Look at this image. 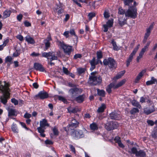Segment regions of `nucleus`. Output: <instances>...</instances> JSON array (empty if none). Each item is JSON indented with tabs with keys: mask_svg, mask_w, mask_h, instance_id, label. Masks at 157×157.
<instances>
[{
	"mask_svg": "<svg viewBox=\"0 0 157 157\" xmlns=\"http://www.w3.org/2000/svg\"><path fill=\"white\" fill-rule=\"evenodd\" d=\"M91 75L89 77V83L92 85H99L102 82V78L99 75L97 74L96 71L92 72Z\"/></svg>",
	"mask_w": 157,
	"mask_h": 157,
	"instance_id": "1",
	"label": "nucleus"
},
{
	"mask_svg": "<svg viewBox=\"0 0 157 157\" xmlns=\"http://www.w3.org/2000/svg\"><path fill=\"white\" fill-rule=\"evenodd\" d=\"M137 9L136 7L130 6L126 11L125 16L132 19L136 18L137 16Z\"/></svg>",
	"mask_w": 157,
	"mask_h": 157,
	"instance_id": "2",
	"label": "nucleus"
},
{
	"mask_svg": "<svg viewBox=\"0 0 157 157\" xmlns=\"http://www.w3.org/2000/svg\"><path fill=\"white\" fill-rule=\"evenodd\" d=\"M118 126V122L115 121H108L105 124V128L108 131L116 129Z\"/></svg>",
	"mask_w": 157,
	"mask_h": 157,
	"instance_id": "3",
	"label": "nucleus"
},
{
	"mask_svg": "<svg viewBox=\"0 0 157 157\" xmlns=\"http://www.w3.org/2000/svg\"><path fill=\"white\" fill-rule=\"evenodd\" d=\"M131 153L135 154L136 157H145L146 154L144 151L140 150L137 151V149L136 147H133L131 149Z\"/></svg>",
	"mask_w": 157,
	"mask_h": 157,
	"instance_id": "4",
	"label": "nucleus"
},
{
	"mask_svg": "<svg viewBox=\"0 0 157 157\" xmlns=\"http://www.w3.org/2000/svg\"><path fill=\"white\" fill-rule=\"evenodd\" d=\"M71 136L75 139L78 140L84 137L83 131L81 130H74L71 133Z\"/></svg>",
	"mask_w": 157,
	"mask_h": 157,
	"instance_id": "5",
	"label": "nucleus"
},
{
	"mask_svg": "<svg viewBox=\"0 0 157 157\" xmlns=\"http://www.w3.org/2000/svg\"><path fill=\"white\" fill-rule=\"evenodd\" d=\"M61 48L63 49L64 53L66 55H69L72 51V47L67 45L65 43H62L61 41L59 42Z\"/></svg>",
	"mask_w": 157,
	"mask_h": 157,
	"instance_id": "6",
	"label": "nucleus"
},
{
	"mask_svg": "<svg viewBox=\"0 0 157 157\" xmlns=\"http://www.w3.org/2000/svg\"><path fill=\"white\" fill-rule=\"evenodd\" d=\"M10 90H8L5 93L2 94V96H0V101L4 105H6L7 102V100L10 98Z\"/></svg>",
	"mask_w": 157,
	"mask_h": 157,
	"instance_id": "7",
	"label": "nucleus"
},
{
	"mask_svg": "<svg viewBox=\"0 0 157 157\" xmlns=\"http://www.w3.org/2000/svg\"><path fill=\"white\" fill-rule=\"evenodd\" d=\"M79 90L82 91L81 89L77 87L71 88L69 90L68 93L71 98H74L77 96L78 94V92Z\"/></svg>",
	"mask_w": 157,
	"mask_h": 157,
	"instance_id": "8",
	"label": "nucleus"
},
{
	"mask_svg": "<svg viewBox=\"0 0 157 157\" xmlns=\"http://www.w3.org/2000/svg\"><path fill=\"white\" fill-rule=\"evenodd\" d=\"M103 63L105 65H108L111 68L115 67L116 62L114 59H104Z\"/></svg>",
	"mask_w": 157,
	"mask_h": 157,
	"instance_id": "9",
	"label": "nucleus"
},
{
	"mask_svg": "<svg viewBox=\"0 0 157 157\" xmlns=\"http://www.w3.org/2000/svg\"><path fill=\"white\" fill-rule=\"evenodd\" d=\"M109 117L111 119L115 120H118L121 118L120 114H118L115 111H114L110 113Z\"/></svg>",
	"mask_w": 157,
	"mask_h": 157,
	"instance_id": "10",
	"label": "nucleus"
},
{
	"mask_svg": "<svg viewBox=\"0 0 157 157\" xmlns=\"http://www.w3.org/2000/svg\"><path fill=\"white\" fill-rule=\"evenodd\" d=\"M100 59H91L90 61V63L91 65V67L90 70L92 71L95 67V66L97 65L99 62L102 64V62L100 60Z\"/></svg>",
	"mask_w": 157,
	"mask_h": 157,
	"instance_id": "11",
	"label": "nucleus"
},
{
	"mask_svg": "<svg viewBox=\"0 0 157 157\" xmlns=\"http://www.w3.org/2000/svg\"><path fill=\"white\" fill-rule=\"evenodd\" d=\"M33 68L36 71L40 72L45 71V68L43 65L38 63H34Z\"/></svg>",
	"mask_w": 157,
	"mask_h": 157,
	"instance_id": "12",
	"label": "nucleus"
},
{
	"mask_svg": "<svg viewBox=\"0 0 157 157\" xmlns=\"http://www.w3.org/2000/svg\"><path fill=\"white\" fill-rule=\"evenodd\" d=\"M48 97V93L46 92H44L42 91L40 92L37 95H35V97L37 98L39 97L41 99L46 98Z\"/></svg>",
	"mask_w": 157,
	"mask_h": 157,
	"instance_id": "13",
	"label": "nucleus"
},
{
	"mask_svg": "<svg viewBox=\"0 0 157 157\" xmlns=\"http://www.w3.org/2000/svg\"><path fill=\"white\" fill-rule=\"evenodd\" d=\"M79 124V123L78 121H76V119H73L70 124L68 125V126L71 127L73 128H76L78 127Z\"/></svg>",
	"mask_w": 157,
	"mask_h": 157,
	"instance_id": "14",
	"label": "nucleus"
},
{
	"mask_svg": "<svg viewBox=\"0 0 157 157\" xmlns=\"http://www.w3.org/2000/svg\"><path fill=\"white\" fill-rule=\"evenodd\" d=\"M155 124L156 125L154 127L151 135L153 138L155 139L157 138V120L155 121Z\"/></svg>",
	"mask_w": 157,
	"mask_h": 157,
	"instance_id": "15",
	"label": "nucleus"
},
{
	"mask_svg": "<svg viewBox=\"0 0 157 157\" xmlns=\"http://www.w3.org/2000/svg\"><path fill=\"white\" fill-rule=\"evenodd\" d=\"M40 127L44 128H45V126L49 127V124L48 123L46 119H43L40 121Z\"/></svg>",
	"mask_w": 157,
	"mask_h": 157,
	"instance_id": "16",
	"label": "nucleus"
},
{
	"mask_svg": "<svg viewBox=\"0 0 157 157\" xmlns=\"http://www.w3.org/2000/svg\"><path fill=\"white\" fill-rule=\"evenodd\" d=\"M154 23L151 24L149 27L146 30V33H145L144 37L148 38L150 36L151 33V31L153 28Z\"/></svg>",
	"mask_w": 157,
	"mask_h": 157,
	"instance_id": "17",
	"label": "nucleus"
},
{
	"mask_svg": "<svg viewBox=\"0 0 157 157\" xmlns=\"http://www.w3.org/2000/svg\"><path fill=\"white\" fill-rule=\"evenodd\" d=\"M157 83V79L154 78V77H152L151 78L150 80L146 82V84L147 86H149L153 84H155Z\"/></svg>",
	"mask_w": 157,
	"mask_h": 157,
	"instance_id": "18",
	"label": "nucleus"
},
{
	"mask_svg": "<svg viewBox=\"0 0 157 157\" xmlns=\"http://www.w3.org/2000/svg\"><path fill=\"white\" fill-rule=\"evenodd\" d=\"M45 128H42L40 127L37 128L38 132L40 133V136L42 137H44L45 136V135L44 133Z\"/></svg>",
	"mask_w": 157,
	"mask_h": 157,
	"instance_id": "19",
	"label": "nucleus"
},
{
	"mask_svg": "<svg viewBox=\"0 0 157 157\" xmlns=\"http://www.w3.org/2000/svg\"><path fill=\"white\" fill-rule=\"evenodd\" d=\"M126 81V80L125 79H123L117 84H116V82H113V83H114V89H117L122 86L125 83Z\"/></svg>",
	"mask_w": 157,
	"mask_h": 157,
	"instance_id": "20",
	"label": "nucleus"
},
{
	"mask_svg": "<svg viewBox=\"0 0 157 157\" xmlns=\"http://www.w3.org/2000/svg\"><path fill=\"white\" fill-rule=\"evenodd\" d=\"M106 108L105 104L102 103L101 104V106L98 108L97 110V112L98 113H101L104 111Z\"/></svg>",
	"mask_w": 157,
	"mask_h": 157,
	"instance_id": "21",
	"label": "nucleus"
},
{
	"mask_svg": "<svg viewBox=\"0 0 157 157\" xmlns=\"http://www.w3.org/2000/svg\"><path fill=\"white\" fill-rule=\"evenodd\" d=\"M85 95L83 94L75 98V100L78 103H80L83 102L84 100Z\"/></svg>",
	"mask_w": 157,
	"mask_h": 157,
	"instance_id": "22",
	"label": "nucleus"
},
{
	"mask_svg": "<svg viewBox=\"0 0 157 157\" xmlns=\"http://www.w3.org/2000/svg\"><path fill=\"white\" fill-rule=\"evenodd\" d=\"M10 90L9 88L7 86H4L2 85L0 86V93L1 92L2 94Z\"/></svg>",
	"mask_w": 157,
	"mask_h": 157,
	"instance_id": "23",
	"label": "nucleus"
},
{
	"mask_svg": "<svg viewBox=\"0 0 157 157\" xmlns=\"http://www.w3.org/2000/svg\"><path fill=\"white\" fill-rule=\"evenodd\" d=\"M8 116H17V111L15 109H10L8 110Z\"/></svg>",
	"mask_w": 157,
	"mask_h": 157,
	"instance_id": "24",
	"label": "nucleus"
},
{
	"mask_svg": "<svg viewBox=\"0 0 157 157\" xmlns=\"http://www.w3.org/2000/svg\"><path fill=\"white\" fill-rule=\"evenodd\" d=\"M114 85V83L112 82L109 84L107 87L106 88V90L109 94H110L111 93V89L112 88H113L114 89L115 86Z\"/></svg>",
	"mask_w": 157,
	"mask_h": 157,
	"instance_id": "25",
	"label": "nucleus"
},
{
	"mask_svg": "<svg viewBox=\"0 0 157 157\" xmlns=\"http://www.w3.org/2000/svg\"><path fill=\"white\" fill-rule=\"evenodd\" d=\"M140 46V45L139 44L136 47H135L132 51V52L130 54L129 56V59H132L133 56L135 55L136 52L138 51Z\"/></svg>",
	"mask_w": 157,
	"mask_h": 157,
	"instance_id": "26",
	"label": "nucleus"
},
{
	"mask_svg": "<svg viewBox=\"0 0 157 157\" xmlns=\"http://www.w3.org/2000/svg\"><path fill=\"white\" fill-rule=\"evenodd\" d=\"M140 46V45L139 44L136 47H135L132 51V52L130 54L129 56V59H132L133 56L135 55L136 52L138 51Z\"/></svg>",
	"mask_w": 157,
	"mask_h": 157,
	"instance_id": "27",
	"label": "nucleus"
},
{
	"mask_svg": "<svg viewBox=\"0 0 157 157\" xmlns=\"http://www.w3.org/2000/svg\"><path fill=\"white\" fill-rule=\"evenodd\" d=\"M140 46V45L139 44L136 47H135L132 51V52L130 54L129 56V59H132L133 56L135 55L136 52L138 51Z\"/></svg>",
	"mask_w": 157,
	"mask_h": 157,
	"instance_id": "28",
	"label": "nucleus"
},
{
	"mask_svg": "<svg viewBox=\"0 0 157 157\" xmlns=\"http://www.w3.org/2000/svg\"><path fill=\"white\" fill-rule=\"evenodd\" d=\"M140 46V45L139 44L136 47H135L132 51V52L130 54L129 56V59H132L133 56L135 55L136 52L138 51Z\"/></svg>",
	"mask_w": 157,
	"mask_h": 157,
	"instance_id": "29",
	"label": "nucleus"
},
{
	"mask_svg": "<svg viewBox=\"0 0 157 157\" xmlns=\"http://www.w3.org/2000/svg\"><path fill=\"white\" fill-rule=\"evenodd\" d=\"M155 111L154 108L151 109H148V108H146L144 109V113L146 115H149Z\"/></svg>",
	"mask_w": 157,
	"mask_h": 157,
	"instance_id": "30",
	"label": "nucleus"
},
{
	"mask_svg": "<svg viewBox=\"0 0 157 157\" xmlns=\"http://www.w3.org/2000/svg\"><path fill=\"white\" fill-rule=\"evenodd\" d=\"M131 102L133 106L137 107L139 109H141V106L138 101L133 100L131 101Z\"/></svg>",
	"mask_w": 157,
	"mask_h": 157,
	"instance_id": "31",
	"label": "nucleus"
},
{
	"mask_svg": "<svg viewBox=\"0 0 157 157\" xmlns=\"http://www.w3.org/2000/svg\"><path fill=\"white\" fill-rule=\"evenodd\" d=\"M25 40L29 43L30 44H34L35 43V41L33 38L29 36H27L25 37Z\"/></svg>",
	"mask_w": 157,
	"mask_h": 157,
	"instance_id": "32",
	"label": "nucleus"
},
{
	"mask_svg": "<svg viewBox=\"0 0 157 157\" xmlns=\"http://www.w3.org/2000/svg\"><path fill=\"white\" fill-rule=\"evenodd\" d=\"M97 94L99 96L104 97L105 96V91L103 90L97 89Z\"/></svg>",
	"mask_w": 157,
	"mask_h": 157,
	"instance_id": "33",
	"label": "nucleus"
},
{
	"mask_svg": "<svg viewBox=\"0 0 157 157\" xmlns=\"http://www.w3.org/2000/svg\"><path fill=\"white\" fill-rule=\"evenodd\" d=\"M52 56V52H42V57L47 58V59H49L48 58L51 57Z\"/></svg>",
	"mask_w": 157,
	"mask_h": 157,
	"instance_id": "34",
	"label": "nucleus"
},
{
	"mask_svg": "<svg viewBox=\"0 0 157 157\" xmlns=\"http://www.w3.org/2000/svg\"><path fill=\"white\" fill-rule=\"evenodd\" d=\"M118 19L119 24L120 26H122L126 23V21L125 18L122 20V19L119 17Z\"/></svg>",
	"mask_w": 157,
	"mask_h": 157,
	"instance_id": "35",
	"label": "nucleus"
},
{
	"mask_svg": "<svg viewBox=\"0 0 157 157\" xmlns=\"http://www.w3.org/2000/svg\"><path fill=\"white\" fill-rule=\"evenodd\" d=\"M86 71L85 68H78L77 69V71L79 75L84 74Z\"/></svg>",
	"mask_w": 157,
	"mask_h": 157,
	"instance_id": "36",
	"label": "nucleus"
},
{
	"mask_svg": "<svg viewBox=\"0 0 157 157\" xmlns=\"http://www.w3.org/2000/svg\"><path fill=\"white\" fill-rule=\"evenodd\" d=\"M52 131L54 135L56 136L59 135V131L58 128L56 126H54L52 128Z\"/></svg>",
	"mask_w": 157,
	"mask_h": 157,
	"instance_id": "37",
	"label": "nucleus"
},
{
	"mask_svg": "<svg viewBox=\"0 0 157 157\" xmlns=\"http://www.w3.org/2000/svg\"><path fill=\"white\" fill-rule=\"evenodd\" d=\"M11 129L12 131L14 133H18V129L17 128V125L14 123L11 126Z\"/></svg>",
	"mask_w": 157,
	"mask_h": 157,
	"instance_id": "38",
	"label": "nucleus"
},
{
	"mask_svg": "<svg viewBox=\"0 0 157 157\" xmlns=\"http://www.w3.org/2000/svg\"><path fill=\"white\" fill-rule=\"evenodd\" d=\"M52 52V56H51L52 57L50 59H57L58 58H59L60 55V52L59 51H58L56 52L57 55L56 56L55 54H54V52Z\"/></svg>",
	"mask_w": 157,
	"mask_h": 157,
	"instance_id": "39",
	"label": "nucleus"
},
{
	"mask_svg": "<svg viewBox=\"0 0 157 157\" xmlns=\"http://www.w3.org/2000/svg\"><path fill=\"white\" fill-rule=\"evenodd\" d=\"M125 6H131L132 3L133 2V0H123Z\"/></svg>",
	"mask_w": 157,
	"mask_h": 157,
	"instance_id": "40",
	"label": "nucleus"
},
{
	"mask_svg": "<svg viewBox=\"0 0 157 157\" xmlns=\"http://www.w3.org/2000/svg\"><path fill=\"white\" fill-rule=\"evenodd\" d=\"M90 128L91 130H95L98 129V126L96 123H93L90 125Z\"/></svg>",
	"mask_w": 157,
	"mask_h": 157,
	"instance_id": "41",
	"label": "nucleus"
},
{
	"mask_svg": "<svg viewBox=\"0 0 157 157\" xmlns=\"http://www.w3.org/2000/svg\"><path fill=\"white\" fill-rule=\"evenodd\" d=\"M11 12L10 10H6L3 13V17L4 18H6L10 16Z\"/></svg>",
	"mask_w": 157,
	"mask_h": 157,
	"instance_id": "42",
	"label": "nucleus"
},
{
	"mask_svg": "<svg viewBox=\"0 0 157 157\" xmlns=\"http://www.w3.org/2000/svg\"><path fill=\"white\" fill-rule=\"evenodd\" d=\"M139 110L137 108H133L130 111V113L132 115L135 114V113H139Z\"/></svg>",
	"mask_w": 157,
	"mask_h": 157,
	"instance_id": "43",
	"label": "nucleus"
},
{
	"mask_svg": "<svg viewBox=\"0 0 157 157\" xmlns=\"http://www.w3.org/2000/svg\"><path fill=\"white\" fill-rule=\"evenodd\" d=\"M146 50L142 48L140 52L139 56H138L136 59H140L142 58L144 53Z\"/></svg>",
	"mask_w": 157,
	"mask_h": 157,
	"instance_id": "44",
	"label": "nucleus"
},
{
	"mask_svg": "<svg viewBox=\"0 0 157 157\" xmlns=\"http://www.w3.org/2000/svg\"><path fill=\"white\" fill-rule=\"evenodd\" d=\"M111 44H112L113 46V49L115 50H118V47L116 44V43L114 41V40H113L111 42Z\"/></svg>",
	"mask_w": 157,
	"mask_h": 157,
	"instance_id": "45",
	"label": "nucleus"
},
{
	"mask_svg": "<svg viewBox=\"0 0 157 157\" xmlns=\"http://www.w3.org/2000/svg\"><path fill=\"white\" fill-rule=\"evenodd\" d=\"M44 43L45 44V49L44 50H47L50 47V43L49 41V40H44Z\"/></svg>",
	"mask_w": 157,
	"mask_h": 157,
	"instance_id": "46",
	"label": "nucleus"
},
{
	"mask_svg": "<svg viewBox=\"0 0 157 157\" xmlns=\"http://www.w3.org/2000/svg\"><path fill=\"white\" fill-rule=\"evenodd\" d=\"M113 19H112L111 20H109L106 23V25L109 27H111L113 26Z\"/></svg>",
	"mask_w": 157,
	"mask_h": 157,
	"instance_id": "47",
	"label": "nucleus"
},
{
	"mask_svg": "<svg viewBox=\"0 0 157 157\" xmlns=\"http://www.w3.org/2000/svg\"><path fill=\"white\" fill-rule=\"evenodd\" d=\"M125 12L124 10L122 9V8H120L118 9V13L119 15H123L125 14Z\"/></svg>",
	"mask_w": 157,
	"mask_h": 157,
	"instance_id": "48",
	"label": "nucleus"
},
{
	"mask_svg": "<svg viewBox=\"0 0 157 157\" xmlns=\"http://www.w3.org/2000/svg\"><path fill=\"white\" fill-rule=\"evenodd\" d=\"M96 16L95 13L94 12H91L88 15L89 19L90 21L91 20L93 17H95Z\"/></svg>",
	"mask_w": 157,
	"mask_h": 157,
	"instance_id": "49",
	"label": "nucleus"
},
{
	"mask_svg": "<svg viewBox=\"0 0 157 157\" xmlns=\"http://www.w3.org/2000/svg\"><path fill=\"white\" fill-rule=\"evenodd\" d=\"M97 59H100L102 57V54L101 51H98L97 52Z\"/></svg>",
	"mask_w": 157,
	"mask_h": 157,
	"instance_id": "50",
	"label": "nucleus"
},
{
	"mask_svg": "<svg viewBox=\"0 0 157 157\" xmlns=\"http://www.w3.org/2000/svg\"><path fill=\"white\" fill-rule=\"evenodd\" d=\"M69 33L71 35L74 36L76 38V40L78 39V36L75 35L74 30L73 29H71L69 31Z\"/></svg>",
	"mask_w": 157,
	"mask_h": 157,
	"instance_id": "51",
	"label": "nucleus"
},
{
	"mask_svg": "<svg viewBox=\"0 0 157 157\" xmlns=\"http://www.w3.org/2000/svg\"><path fill=\"white\" fill-rule=\"evenodd\" d=\"M68 110L69 113H75L77 112V110L75 108H70L68 109Z\"/></svg>",
	"mask_w": 157,
	"mask_h": 157,
	"instance_id": "52",
	"label": "nucleus"
},
{
	"mask_svg": "<svg viewBox=\"0 0 157 157\" xmlns=\"http://www.w3.org/2000/svg\"><path fill=\"white\" fill-rule=\"evenodd\" d=\"M5 63H7L8 67H10V65L13 63L12 59H5Z\"/></svg>",
	"mask_w": 157,
	"mask_h": 157,
	"instance_id": "53",
	"label": "nucleus"
},
{
	"mask_svg": "<svg viewBox=\"0 0 157 157\" xmlns=\"http://www.w3.org/2000/svg\"><path fill=\"white\" fill-rule=\"evenodd\" d=\"M11 102L13 103L15 105H17L18 104V101L15 98L11 99Z\"/></svg>",
	"mask_w": 157,
	"mask_h": 157,
	"instance_id": "54",
	"label": "nucleus"
},
{
	"mask_svg": "<svg viewBox=\"0 0 157 157\" xmlns=\"http://www.w3.org/2000/svg\"><path fill=\"white\" fill-rule=\"evenodd\" d=\"M122 77V75H120V74H118L116 76L114 77L113 78V80H114V82H116L117 80L119 79Z\"/></svg>",
	"mask_w": 157,
	"mask_h": 157,
	"instance_id": "55",
	"label": "nucleus"
},
{
	"mask_svg": "<svg viewBox=\"0 0 157 157\" xmlns=\"http://www.w3.org/2000/svg\"><path fill=\"white\" fill-rule=\"evenodd\" d=\"M147 123L148 125L151 126H153L154 124H155V121L154 122L153 121L151 120H148L147 121Z\"/></svg>",
	"mask_w": 157,
	"mask_h": 157,
	"instance_id": "56",
	"label": "nucleus"
},
{
	"mask_svg": "<svg viewBox=\"0 0 157 157\" xmlns=\"http://www.w3.org/2000/svg\"><path fill=\"white\" fill-rule=\"evenodd\" d=\"M82 56L81 54H77L74 56V59H77V58H81Z\"/></svg>",
	"mask_w": 157,
	"mask_h": 157,
	"instance_id": "57",
	"label": "nucleus"
},
{
	"mask_svg": "<svg viewBox=\"0 0 157 157\" xmlns=\"http://www.w3.org/2000/svg\"><path fill=\"white\" fill-rule=\"evenodd\" d=\"M20 124L24 128H25L26 130H30V129L27 128L26 126V125L24 123H23V122H20Z\"/></svg>",
	"mask_w": 157,
	"mask_h": 157,
	"instance_id": "58",
	"label": "nucleus"
},
{
	"mask_svg": "<svg viewBox=\"0 0 157 157\" xmlns=\"http://www.w3.org/2000/svg\"><path fill=\"white\" fill-rule=\"evenodd\" d=\"M54 59H50L49 60V59L48 60V65H50L51 66H54L55 65V62L53 61V60Z\"/></svg>",
	"mask_w": 157,
	"mask_h": 157,
	"instance_id": "59",
	"label": "nucleus"
},
{
	"mask_svg": "<svg viewBox=\"0 0 157 157\" xmlns=\"http://www.w3.org/2000/svg\"><path fill=\"white\" fill-rule=\"evenodd\" d=\"M114 140L116 143H118L120 141H121V138L118 136H116L114 139Z\"/></svg>",
	"mask_w": 157,
	"mask_h": 157,
	"instance_id": "60",
	"label": "nucleus"
},
{
	"mask_svg": "<svg viewBox=\"0 0 157 157\" xmlns=\"http://www.w3.org/2000/svg\"><path fill=\"white\" fill-rule=\"evenodd\" d=\"M24 117L25 118L29 119L31 117V115L27 113H26L24 114Z\"/></svg>",
	"mask_w": 157,
	"mask_h": 157,
	"instance_id": "61",
	"label": "nucleus"
},
{
	"mask_svg": "<svg viewBox=\"0 0 157 157\" xmlns=\"http://www.w3.org/2000/svg\"><path fill=\"white\" fill-rule=\"evenodd\" d=\"M45 143L46 144L52 145L53 144V142L51 140H47L45 141Z\"/></svg>",
	"mask_w": 157,
	"mask_h": 157,
	"instance_id": "62",
	"label": "nucleus"
},
{
	"mask_svg": "<svg viewBox=\"0 0 157 157\" xmlns=\"http://www.w3.org/2000/svg\"><path fill=\"white\" fill-rule=\"evenodd\" d=\"M57 12L58 14L59 15L64 12V10L61 7L57 11Z\"/></svg>",
	"mask_w": 157,
	"mask_h": 157,
	"instance_id": "63",
	"label": "nucleus"
},
{
	"mask_svg": "<svg viewBox=\"0 0 157 157\" xmlns=\"http://www.w3.org/2000/svg\"><path fill=\"white\" fill-rule=\"evenodd\" d=\"M58 98L59 100L62 101L64 102H65V101H66V99L64 98L61 96H59Z\"/></svg>",
	"mask_w": 157,
	"mask_h": 157,
	"instance_id": "64",
	"label": "nucleus"
}]
</instances>
